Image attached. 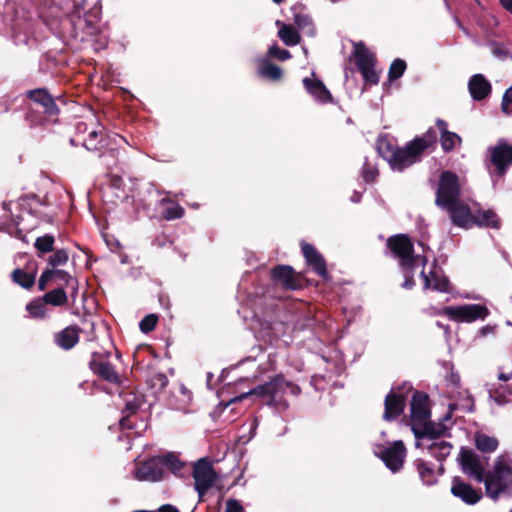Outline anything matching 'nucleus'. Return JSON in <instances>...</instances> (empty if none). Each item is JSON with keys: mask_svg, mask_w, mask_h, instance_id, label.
I'll return each instance as SVG.
<instances>
[{"mask_svg": "<svg viewBox=\"0 0 512 512\" xmlns=\"http://www.w3.org/2000/svg\"><path fill=\"white\" fill-rule=\"evenodd\" d=\"M29 101L24 120L30 127L56 124L61 113L60 105H65V97L54 95L46 87H38L25 92Z\"/></svg>", "mask_w": 512, "mask_h": 512, "instance_id": "nucleus-1", "label": "nucleus"}, {"mask_svg": "<svg viewBox=\"0 0 512 512\" xmlns=\"http://www.w3.org/2000/svg\"><path fill=\"white\" fill-rule=\"evenodd\" d=\"M482 482L485 485L487 497L493 501H497L500 496L508 493L512 487V456L499 455L492 469L486 470Z\"/></svg>", "mask_w": 512, "mask_h": 512, "instance_id": "nucleus-2", "label": "nucleus"}, {"mask_svg": "<svg viewBox=\"0 0 512 512\" xmlns=\"http://www.w3.org/2000/svg\"><path fill=\"white\" fill-rule=\"evenodd\" d=\"M386 246L393 256L399 259V265L401 268L416 266L418 262H421L423 266L426 265V257L415 255L414 245L406 234L390 236L387 239Z\"/></svg>", "mask_w": 512, "mask_h": 512, "instance_id": "nucleus-3", "label": "nucleus"}, {"mask_svg": "<svg viewBox=\"0 0 512 512\" xmlns=\"http://www.w3.org/2000/svg\"><path fill=\"white\" fill-rule=\"evenodd\" d=\"M488 462L489 457L484 455L480 456L472 448L461 447L459 451L458 463L462 472L479 483L485 478Z\"/></svg>", "mask_w": 512, "mask_h": 512, "instance_id": "nucleus-4", "label": "nucleus"}, {"mask_svg": "<svg viewBox=\"0 0 512 512\" xmlns=\"http://www.w3.org/2000/svg\"><path fill=\"white\" fill-rule=\"evenodd\" d=\"M460 196L461 186L457 174L448 170L441 172L435 195V204L443 208L460 200Z\"/></svg>", "mask_w": 512, "mask_h": 512, "instance_id": "nucleus-5", "label": "nucleus"}, {"mask_svg": "<svg viewBox=\"0 0 512 512\" xmlns=\"http://www.w3.org/2000/svg\"><path fill=\"white\" fill-rule=\"evenodd\" d=\"M286 379L283 374L273 376L268 382L258 385L247 393H243L236 397L234 401H241L247 397L259 398L268 406H276V396L284 392Z\"/></svg>", "mask_w": 512, "mask_h": 512, "instance_id": "nucleus-6", "label": "nucleus"}, {"mask_svg": "<svg viewBox=\"0 0 512 512\" xmlns=\"http://www.w3.org/2000/svg\"><path fill=\"white\" fill-rule=\"evenodd\" d=\"M192 477L194 479V488L198 493L200 501L203 500L208 490L218 480V474L208 458H200L194 463Z\"/></svg>", "mask_w": 512, "mask_h": 512, "instance_id": "nucleus-7", "label": "nucleus"}, {"mask_svg": "<svg viewBox=\"0 0 512 512\" xmlns=\"http://www.w3.org/2000/svg\"><path fill=\"white\" fill-rule=\"evenodd\" d=\"M353 56L355 64L363 76L366 84L376 85L379 82V75L375 70L377 59L363 42L354 45Z\"/></svg>", "mask_w": 512, "mask_h": 512, "instance_id": "nucleus-8", "label": "nucleus"}, {"mask_svg": "<svg viewBox=\"0 0 512 512\" xmlns=\"http://www.w3.org/2000/svg\"><path fill=\"white\" fill-rule=\"evenodd\" d=\"M387 150L388 154H383V157L389 162L393 170L399 172L421 160L422 154L417 151L411 141L405 147L396 149H392L391 145L387 143Z\"/></svg>", "mask_w": 512, "mask_h": 512, "instance_id": "nucleus-9", "label": "nucleus"}, {"mask_svg": "<svg viewBox=\"0 0 512 512\" xmlns=\"http://www.w3.org/2000/svg\"><path fill=\"white\" fill-rule=\"evenodd\" d=\"M441 314L456 322L471 323L478 319L484 320L489 315V310L485 305L465 304L444 307Z\"/></svg>", "mask_w": 512, "mask_h": 512, "instance_id": "nucleus-10", "label": "nucleus"}, {"mask_svg": "<svg viewBox=\"0 0 512 512\" xmlns=\"http://www.w3.org/2000/svg\"><path fill=\"white\" fill-rule=\"evenodd\" d=\"M55 284L56 287L71 288L72 297L78 292V280L69 272L62 269H44L38 280V290L45 291L49 284Z\"/></svg>", "mask_w": 512, "mask_h": 512, "instance_id": "nucleus-11", "label": "nucleus"}, {"mask_svg": "<svg viewBox=\"0 0 512 512\" xmlns=\"http://www.w3.org/2000/svg\"><path fill=\"white\" fill-rule=\"evenodd\" d=\"M490 164L494 167L493 174L497 177H504L507 170L512 166V145L501 139L495 146L489 147Z\"/></svg>", "mask_w": 512, "mask_h": 512, "instance_id": "nucleus-12", "label": "nucleus"}, {"mask_svg": "<svg viewBox=\"0 0 512 512\" xmlns=\"http://www.w3.org/2000/svg\"><path fill=\"white\" fill-rule=\"evenodd\" d=\"M88 366L92 373L100 379L116 385H120L122 383L121 376L117 372L115 366L105 359L102 353L93 352Z\"/></svg>", "mask_w": 512, "mask_h": 512, "instance_id": "nucleus-13", "label": "nucleus"}, {"mask_svg": "<svg viewBox=\"0 0 512 512\" xmlns=\"http://www.w3.org/2000/svg\"><path fill=\"white\" fill-rule=\"evenodd\" d=\"M385 466L393 473L399 472L404 465L407 449L401 440L394 441L390 446L384 447L380 452L376 453Z\"/></svg>", "mask_w": 512, "mask_h": 512, "instance_id": "nucleus-14", "label": "nucleus"}, {"mask_svg": "<svg viewBox=\"0 0 512 512\" xmlns=\"http://www.w3.org/2000/svg\"><path fill=\"white\" fill-rule=\"evenodd\" d=\"M272 280L287 290L303 287V276L289 265H277L271 270Z\"/></svg>", "mask_w": 512, "mask_h": 512, "instance_id": "nucleus-15", "label": "nucleus"}, {"mask_svg": "<svg viewBox=\"0 0 512 512\" xmlns=\"http://www.w3.org/2000/svg\"><path fill=\"white\" fill-rule=\"evenodd\" d=\"M166 471L160 456H154L137 465L135 477L140 481L157 482L165 478Z\"/></svg>", "mask_w": 512, "mask_h": 512, "instance_id": "nucleus-16", "label": "nucleus"}, {"mask_svg": "<svg viewBox=\"0 0 512 512\" xmlns=\"http://www.w3.org/2000/svg\"><path fill=\"white\" fill-rule=\"evenodd\" d=\"M410 411V419L413 424L425 422V420L430 419L431 409L429 396L425 392L415 391L410 402Z\"/></svg>", "mask_w": 512, "mask_h": 512, "instance_id": "nucleus-17", "label": "nucleus"}, {"mask_svg": "<svg viewBox=\"0 0 512 512\" xmlns=\"http://www.w3.org/2000/svg\"><path fill=\"white\" fill-rule=\"evenodd\" d=\"M301 250L307 265L310 266L318 276L325 280L328 279L329 273L327 264L322 254L318 252L312 244L304 241L301 242Z\"/></svg>", "mask_w": 512, "mask_h": 512, "instance_id": "nucleus-18", "label": "nucleus"}, {"mask_svg": "<svg viewBox=\"0 0 512 512\" xmlns=\"http://www.w3.org/2000/svg\"><path fill=\"white\" fill-rule=\"evenodd\" d=\"M38 271V262L30 259L24 268H16L11 272V280L23 289L30 290L34 287Z\"/></svg>", "mask_w": 512, "mask_h": 512, "instance_id": "nucleus-19", "label": "nucleus"}, {"mask_svg": "<svg viewBox=\"0 0 512 512\" xmlns=\"http://www.w3.org/2000/svg\"><path fill=\"white\" fill-rule=\"evenodd\" d=\"M452 221V223L460 228H470L472 223L473 212L471 211L468 204L463 202L461 199L455 201L453 204L444 206Z\"/></svg>", "mask_w": 512, "mask_h": 512, "instance_id": "nucleus-20", "label": "nucleus"}, {"mask_svg": "<svg viewBox=\"0 0 512 512\" xmlns=\"http://www.w3.org/2000/svg\"><path fill=\"white\" fill-rule=\"evenodd\" d=\"M411 430L417 440H436L445 435L447 428L444 424H437L430 419L418 424H412Z\"/></svg>", "mask_w": 512, "mask_h": 512, "instance_id": "nucleus-21", "label": "nucleus"}, {"mask_svg": "<svg viewBox=\"0 0 512 512\" xmlns=\"http://www.w3.org/2000/svg\"><path fill=\"white\" fill-rule=\"evenodd\" d=\"M451 493L468 505H474L482 498L480 490H477L471 484L464 482L460 477H455L453 479Z\"/></svg>", "mask_w": 512, "mask_h": 512, "instance_id": "nucleus-22", "label": "nucleus"}, {"mask_svg": "<svg viewBox=\"0 0 512 512\" xmlns=\"http://www.w3.org/2000/svg\"><path fill=\"white\" fill-rule=\"evenodd\" d=\"M313 78L305 77L302 80L303 86L307 93L311 95L320 104H329L334 102V98L325 84L315 78V74L312 73Z\"/></svg>", "mask_w": 512, "mask_h": 512, "instance_id": "nucleus-23", "label": "nucleus"}, {"mask_svg": "<svg viewBox=\"0 0 512 512\" xmlns=\"http://www.w3.org/2000/svg\"><path fill=\"white\" fill-rule=\"evenodd\" d=\"M406 397L404 394L395 393L390 391L384 400V414L383 419L387 422L396 420L405 409Z\"/></svg>", "mask_w": 512, "mask_h": 512, "instance_id": "nucleus-24", "label": "nucleus"}, {"mask_svg": "<svg viewBox=\"0 0 512 512\" xmlns=\"http://www.w3.org/2000/svg\"><path fill=\"white\" fill-rule=\"evenodd\" d=\"M468 90L474 101H483L492 92V85L483 74H474L468 81Z\"/></svg>", "mask_w": 512, "mask_h": 512, "instance_id": "nucleus-25", "label": "nucleus"}, {"mask_svg": "<svg viewBox=\"0 0 512 512\" xmlns=\"http://www.w3.org/2000/svg\"><path fill=\"white\" fill-rule=\"evenodd\" d=\"M82 329L78 325H70L54 334V343L63 350H71L80 339Z\"/></svg>", "mask_w": 512, "mask_h": 512, "instance_id": "nucleus-26", "label": "nucleus"}, {"mask_svg": "<svg viewBox=\"0 0 512 512\" xmlns=\"http://www.w3.org/2000/svg\"><path fill=\"white\" fill-rule=\"evenodd\" d=\"M83 145L90 151H101L109 145V139L105 133V128L98 124L96 128L88 133V137L84 139Z\"/></svg>", "mask_w": 512, "mask_h": 512, "instance_id": "nucleus-27", "label": "nucleus"}, {"mask_svg": "<svg viewBox=\"0 0 512 512\" xmlns=\"http://www.w3.org/2000/svg\"><path fill=\"white\" fill-rule=\"evenodd\" d=\"M473 225L479 227L499 229L501 226V222L498 215L493 210H477L475 213H473L472 216L471 227Z\"/></svg>", "mask_w": 512, "mask_h": 512, "instance_id": "nucleus-28", "label": "nucleus"}, {"mask_svg": "<svg viewBox=\"0 0 512 512\" xmlns=\"http://www.w3.org/2000/svg\"><path fill=\"white\" fill-rule=\"evenodd\" d=\"M413 465L416 468L423 484L430 486L437 482L435 470L431 463L418 458L414 460Z\"/></svg>", "mask_w": 512, "mask_h": 512, "instance_id": "nucleus-29", "label": "nucleus"}, {"mask_svg": "<svg viewBox=\"0 0 512 512\" xmlns=\"http://www.w3.org/2000/svg\"><path fill=\"white\" fill-rule=\"evenodd\" d=\"M474 444L476 449L485 456V454L493 453L498 449L499 440L496 437L477 432L474 436Z\"/></svg>", "mask_w": 512, "mask_h": 512, "instance_id": "nucleus-30", "label": "nucleus"}, {"mask_svg": "<svg viewBox=\"0 0 512 512\" xmlns=\"http://www.w3.org/2000/svg\"><path fill=\"white\" fill-rule=\"evenodd\" d=\"M258 75L272 81H278L282 78L283 72L279 66L266 58H262L258 61Z\"/></svg>", "mask_w": 512, "mask_h": 512, "instance_id": "nucleus-31", "label": "nucleus"}, {"mask_svg": "<svg viewBox=\"0 0 512 512\" xmlns=\"http://www.w3.org/2000/svg\"><path fill=\"white\" fill-rule=\"evenodd\" d=\"M437 132L429 128L423 136L414 138L411 143L421 154L427 149L435 150L437 145Z\"/></svg>", "mask_w": 512, "mask_h": 512, "instance_id": "nucleus-32", "label": "nucleus"}, {"mask_svg": "<svg viewBox=\"0 0 512 512\" xmlns=\"http://www.w3.org/2000/svg\"><path fill=\"white\" fill-rule=\"evenodd\" d=\"M421 276L423 277V280H424V288L425 289L432 287V289L439 291V292H443V293L450 292V282L446 276H440L436 272H431V277H432V281H433L432 285H431V279L425 274L424 270H422Z\"/></svg>", "mask_w": 512, "mask_h": 512, "instance_id": "nucleus-33", "label": "nucleus"}, {"mask_svg": "<svg viewBox=\"0 0 512 512\" xmlns=\"http://www.w3.org/2000/svg\"><path fill=\"white\" fill-rule=\"evenodd\" d=\"M42 300L54 307H62L68 303V294L62 287H56L42 296Z\"/></svg>", "mask_w": 512, "mask_h": 512, "instance_id": "nucleus-34", "label": "nucleus"}, {"mask_svg": "<svg viewBox=\"0 0 512 512\" xmlns=\"http://www.w3.org/2000/svg\"><path fill=\"white\" fill-rule=\"evenodd\" d=\"M119 154L120 151L118 148L109 147L108 145L99 155L100 165L108 171L113 170L118 165Z\"/></svg>", "mask_w": 512, "mask_h": 512, "instance_id": "nucleus-35", "label": "nucleus"}, {"mask_svg": "<svg viewBox=\"0 0 512 512\" xmlns=\"http://www.w3.org/2000/svg\"><path fill=\"white\" fill-rule=\"evenodd\" d=\"M120 396L124 400L123 413L128 414V416L136 414L142 404V395L133 392H121Z\"/></svg>", "mask_w": 512, "mask_h": 512, "instance_id": "nucleus-36", "label": "nucleus"}, {"mask_svg": "<svg viewBox=\"0 0 512 512\" xmlns=\"http://www.w3.org/2000/svg\"><path fill=\"white\" fill-rule=\"evenodd\" d=\"M54 243L55 237L52 234H45L43 236L37 237L34 242L37 256L39 258H44L47 253L54 251Z\"/></svg>", "mask_w": 512, "mask_h": 512, "instance_id": "nucleus-37", "label": "nucleus"}, {"mask_svg": "<svg viewBox=\"0 0 512 512\" xmlns=\"http://www.w3.org/2000/svg\"><path fill=\"white\" fill-rule=\"evenodd\" d=\"M278 36L287 46H296L301 42L299 32L291 25L283 24Z\"/></svg>", "mask_w": 512, "mask_h": 512, "instance_id": "nucleus-38", "label": "nucleus"}, {"mask_svg": "<svg viewBox=\"0 0 512 512\" xmlns=\"http://www.w3.org/2000/svg\"><path fill=\"white\" fill-rule=\"evenodd\" d=\"M429 453L442 462L451 453L452 444L447 441L433 442L427 446Z\"/></svg>", "mask_w": 512, "mask_h": 512, "instance_id": "nucleus-39", "label": "nucleus"}, {"mask_svg": "<svg viewBox=\"0 0 512 512\" xmlns=\"http://www.w3.org/2000/svg\"><path fill=\"white\" fill-rule=\"evenodd\" d=\"M52 254L46 259L47 267L45 269H59L58 267L64 266L69 260V252L65 248L54 249Z\"/></svg>", "mask_w": 512, "mask_h": 512, "instance_id": "nucleus-40", "label": "nucleus"}, {"mask_svg": "<svg viewBox=\"0 0 512 512\" xmlns=\"http://www.w3.org/2000/svg\"><path fill=\"white\" fill-rule=\"evenodd\" d=\"M47 303L42 300V296L33 299L26 305V310L32 318L44 319L47 317Z\"/></svg>", "mask_w": 512, "mask_h": 512, "instance_id": "nucleus-41", "label": "nucleus"}, {"mask_svg": "<svg viewBox=\"0 0 512 512\" xmlns=\"http://www.w3.org/2000/svg\"><path fill=\"white\" fill-rule=\"evenodd\" d=\"M162 204H167V207L164 208L162 212V216L166 220H175L179 219L184 215V208L180 206L178 203L173 202L169 199H162Z\"/></svg>", "mask_w": 512, "mask_h": 512, "instance_id": "nucleus-42", "label": "nucleus"}, {"mask_svg": "<svg viewBox=\"0 0 512 512\" xmlns=\"http://www.w3.org/2000/svg\"><path fill=\"white\" fill-rule=\"evenodd\" d=\"M160 459L163 462V469L165 470L167 468L174 474L180 473L185 466V463L182 462L179 457L172 452L160 456Z\"/></svg>", "mask_w": 512, "mask_h": 512, "instance_id": "nucleus-43", "label": "nucleus"}, {"mask_svg": "<svg viewBox=\"0 0 512 512\" xmlns=\"http://www.w3.org/2000/svg\"><path fill=\"white\" fill-rule=\"evenodd\" d=\"M461 142V137L454 132H445L444 135H440L441 148L445 153L453 151Z\"/></svg>", "mask_w": 512, "mask_h": 512, "instance_id": "nucleus-44", "label": "nucleus"}, {"mask_svg": "<svg viewBox=\"0 0 512 512\" xmlns=\"http://www.w3.org/2000/svg\"><path fill=\"white\" fill-rule=\"evenodd\" d=\"M407 69L406 62L401 58H396L392 61L388 71V79L390 82L398 80L403 76Z\"/></svg>", "mask_w": 512, "mask_h": 512, "instance_id": "nucleus-45", "label": "nucleus"}, {"mask_svg": "<svg viewBox=\"0 0 512 512\" xmlns=\"http://www.w3.org/2000/svg\"><path fill=\"white\" fill-rule=\"evenodd\" d=\"M294 24L298 27V29L304 30L308 33H312L314 31L313 21L307 14L295 13Z\"/></svg>", "mask_w": 512, "mask_h": 512, "instance_id": "nucleus-46", "label": "nucleus"}, {"mask_svg": "<svg viewBox=\"0 0 512 512\" xmlns=\"http://www.w3.org/2000/svg\"><path fill=\"white\" fill-rule=\"evenodd\" d=\"M158 323V316L156 314L146 315L139 323V328L143 333H150L153 331Z\"/></svg>", "mask_w": 512, "mask_h": 512, "instance_id": "nucleus-47", "label": "nucleus"}, {"mask_svg": "<svg viewBox=\"0 0 512 512\" xmlns=\"http://www.w3.org/2000/svg\"><path fill=\"white\" fill-rule=\"evenodd\" d=\"M378 174V169L374 165H372L368 161L364 163L362 168V177L366 183L373 182L378 176Z\"/></svg>", "mask_w": 512, "mask_h": 512, "instance_id": "nucleus-48", "label": "nucleus"}, {"mask_svg": "<svg viewBox=\"0 0 512 512\" xmlns=\"http://www.w3.org/2000/svg\"><path fill=\"white\" fill-rule=\"evenodd\" d=\"M149 384L152 388L162 391L168 385V378L164 373H156L149 379Z\"/></svg>", "mask_w": 512, "mask_h": 512, "instance_id": "nucleus-49", "label": "nucleus"}, {"mask_svg": "<svg viewBox=\"0 0 512 512\" xmlns=\"http://www.w3.org/2000/svg\"><path fill=\"white\" fill-rule=\"evenodd\" d=\"M268 54L271 57L277 58L281 61L287 60L291 57V54L288 50L280 48L277 44H274L269 48Z\"/></svg>", "mask_w": 512, "mask_h": 512, "instance_id": "nucleus-50", "label": "nucleus"}, {"mask_svg": "<svg viewBox=\"0 0 512 512\" xmlns=\"http://www.w3.org/2000/svg\"><path fill=\"white\" fill-rule=\"evenodd\" d=\"M39 18L42 20V22L47 26V28L52 31L53 33L57 32V29L59 27V18L55 16H46L43 13H39Z\"/></svg>", "mask_w": 512, "mask_h": 512, "instance_id": "nucleus-51", "label": "nucleus"}, {"mask_svg": "<svg viewBox=\"0 0 512 512\" xmlns=\"http://www.w3.org/2000/svg\"><path fill=\"white\" fill-rule=\"evenodd\" d=\"M414 268L415 266H411L409 268H401L405 276V280L402 283V287L405 289H411L415 285Z\"/></svg>", "mask_w": 512, "mask_h": 512, "instance_id": "nucleus-52", "label": "nucleus"}, {"mask_svg": "<svg viewBox=\"0 0 512 512\" xmlns=\"http://www.w3.org/2000/svg\"><path fill=\"white\" fill-rule=\"evenodd\" d=\"M512 104V86L509 87L502 97L501 109L504 113H508V107Z\"/></svg>", "mask_w": 512, "mask_h": 512, "instance_id": "nucleus-53", "label": "nucleus"}, {"mask_svg": "<svg viewBox=\"0 0 512 512\" xmlns=\"http://www.w3.org/2000/svg\"><path fill=\"white\" fill-rule=\"evenodd\" d=\"M244 508L238 500L228 499L226 501V509L224 512H243Z\"/></svg>", "mask_w": 512, "mask_h": 512, "instance_id": "nucleus-54", "label": "nucleus"}, {"mask_svg": "<svg viewBox=\"0 0 512 512\" xmlns=\"http://www.w3.org/2000/svg\"><path fill=\"white\" fill-rule=\"evenodd\" d=\"M285 388H288L290 390V393L294 396H298L301 393V388L299 385L292 383L290 381H287V380L284 385V389Z\"/></svg>", "mask_w": 512, "mask_h": 512, "instance_id": "nucleus-55", "label": "nucleus"}, {"mask_svg": "<svg viewBox=\"0 0 512 512\" xmlns=\"http://www.w3.org/2000/svg\"><path fill=\"white\" fill-rule=\"evenodd\" d=\"M119 424L122 429H133L134 428V424L130 420V416H128V414H126L124 417H122L120 419Z\"/></svg>", "mask_w": 512, "mask_h": 512, "instance_id": "nucleus-56", "label": "nucleus"}, {"mask_svg": "<svg viewBox=\"0 0 512 512\" xmlns=\"http://www.w3.org/2000/svg\"><path fill=\"white\" fill-rule=\"evenodd\" d=\"M155 512H180L177 507L172 504L161 505Z\"/></svg>", "mask_w": 512, "mask_h": 512, "instance_id": "nucleus-57", "label": "nucleus"}, {"mask_svg": "<svg viewBox=\"0 0 512 512\" xmlns=\"http://www.w3.org/2000/svg\"><path fill=\"white\" fill-rule=\"evenodd\" d=\"M436 125L438 127V129L440 130V134L441 135H444L445 132H449L448 129H447V122L443 119H437L436 120Z\"/></svg>", "mask_w": 512, "mask_h": 512, "instance_id": "nucleus-58", "label": "nucleus"}, {"mask_svg": "<svg viewBox=\"0 0 512 512\" xmlns=\"http://www.w3.org/2000/svg\"><path fill=\"white\" fill-rule=\"evenodd\" d=\"M493 54L495 56L505 58L508 55V51H506L500 47H495V48H493Z\"/></svg>", "mask_w": 512, "mask_h": 512, "instance_id": "nucleus-59", "label": "nucleus"}, {"mask_svg": "<svg viewBox=\"0 0 512 512\" xmlns=\"http://www.w3.org/2000/svg\"><path fill=\"white\" fill-rule=\"evenodd\" d=\"M45 57H46L47 60L52 61L55 66H57V65L62 63L61 60H57L55 57H52L50 52H47L45 54Z\"/></svg>", "mask_w": 512, "mask_h": 512, "instance_id": "nucleus-60", "label": "nucleus"}, {"mask_svg": "<svg viewBox=\"0 0 512 512\" xmlns=\"http://www.w3.org/2000/svg\"><path fill=\"white\" fill-rule=\"evenodd\" d=\"M499 2L501 6L507 11L512 7V0H499Z\"/></svg>", "mask_w": 512, "mask_h": 512, "instance_id": "nucleus-61", "label": "nucleus"}, {"mask_svg": "<svg viewBox=\"0 0 512 512\" xmlns=\"http://www.w3.org/2000/svg\"><path fill=\"white\" fill-rule=\"evenodd\" d=\"M494 328L490 325H487V326H484L483 328H481L480 330V333L485 336L487 335L488 333H491L493 332Z\"/></svg>", "mask_w": 512, "mask_h": 512, "instance_id": "nucleus-62", "label": "nucleus"}, {"mask_svg": "<svg viewBox=\"0 0 512 512\" xmlns=\"http://www.w3.org/2000/svg\"><path fill=\"white\" fill-rule=\"evenodd\" d=\"M511 378H512V373H510V374L500 373L498 375V379L501 380V381H508Z\"/></svg>", "mask_w": 512, "mask_h": 512, "instance_id": "nucleus-63", "label": "nucleus"}, {"mask_svg": "<svg viewBox=\"0 0 512 512\" xmlns=\"http://www.w3.org/2000/svg\"><path fill=\"white\" fill-rule=\"evenodd\" d=\"M77 130L80 131V132H85L87 130V123L79 122L77 124Z\"/></svg>", "mask_w": 512, "mask_h": 512, "instance_id": "nucleus-64", "label": "nucleus"}]
</instances>
